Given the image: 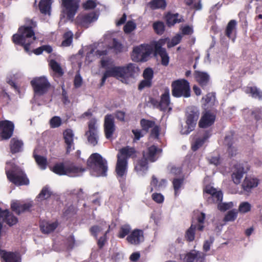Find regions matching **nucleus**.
<instances>
[{
    "label": "nucleus",
    "mask_w": 262,
    "mask_h": 262,
    "mask_svg": "<svg viewBox=\"0 0 262 262\" xmlns=\"http://www.w3.org/2000/svg\"><path fill=\"white\" fill-rule=\"evenodd\" d=\"M63 135L67 146V152H70L74 148L73 131L71 129H67L63 132Z\"/></svg>",
    "instance_id": "nucleus-24"
},
{
    "label": "nucleus",
    "mask_w": 262,
    "mask_h": 262,
    "mask_svg": "<svg viewBox=\"0 0 262 262\" xmlns=\"http://www.w3.org/2000/svg\"><path fill=\"white\" fill-rule=\"evenodd\" d=\"M35 95L41 96L47 92L50 84L45 76L34 78L31 81Z\"/></svg>",
    "instance_id": "nucleus-12"
},
{
    "label": "nucleus",
    "mask_w": 262,
    "mask_h": 262,
    "mask_svg": "<svg viewBox=\"0 0 262 262\" xmlns=\"http://www.w3.org/2000/svg\"><path fill=\"white\" fill-rule=\"evenodd\" d=\"M232 138L230 136H226L225 138L224 143L228 146V151L229 154L231 156H233L236 151L235 148L232 146L231 143Z\"/></svg>",
    "instance_id": "nucleus-46"
},
{
    "label": "nucleus",
    "mask_w": 262,
    "mask_h": 262,
    "mask_svg": "<svg viewBox=\"0 0 262 262\" xmlns=\"http://www.w3.org/2000/svg\"><path fill=\"white\" fill-rule=\"evenodd\" d=\"M98 15L95 12L79 14L75 20L76 24L80 27L87 28L90 25L97 20Z\"/></svg>",
    "instance_id": "nucleus-14"
},
{
    "label": "nucleus",
    "mask_w": 262,
    "mask_h": 262,
    "mask_svg": "<svg viewBox=\"0 0 262 262\" xmlns=\"http://www.w3.org/2000/svg\"><path fill=\"white\" fill-rule=\"evenodd\" d=\"M183 179H176L173 181V186L174 189L175 195H177L179 193V190L183 184Z\"/></svg>",
    "instance_id": "nucleus-54"
},
{
    "label": "nucleus",
    "mask_w": 262,
    "mask_h": 262,
    "mask_svg": "<svg viewBox=\"0 0 262 262\" xmlns=\"http://www.w3.org/2000/svg\"><path fill=\"white\" fill-rule=\"evenodd\" d=\"M136 153L135 149L129 146L122 148L119 150L116 167V171L118 176L122 177L126 173L127 159L129 158H134Z\"/></svg>",
    "instance_id": "nucleus-5"
},
{
    "label": "nucleus",
    "mask_w": 262,
    "mask_h": 262,
    "mask_svg": "<svg viewBox=\"0 0 262 262\" xmlns=\"http://www.w3.org/2000/svg\"><path fill=\"white\" fill-rule=\"evenodd\" d=\"M154 43L151 45H141L135 47L132 54V59L136 62H143L148 60L153 51Z\"/></svg>",
    "instance_id": "nucleus-10"
},
{
    "label": "nucleus",
    "mask_w": 262,
    "mask_h": 262,
    "mask_svg": "<svg viewBox=\"0 0 262 262\" xmlns=\"http://www.w3.org/2000/svg\"><path fill=\"white\" fill-rule=\"evenodd\" d=\"M52 194L50 188L46 186L42 188V190L36 198V201L38 204H41L43 201L49 199Z\"/></svg>",
    "instance_id": "nucleus-29"
},
{
    "label": "nucleus",
    "mask_w": 262,
    "mask_h": 262,
    "mask_svg": "<svg viewBox=\"0 0 262 262\" xmlns=\"http://www.w3.org/2000/svg\"><path fill=\"white\" fill-rule=\"evenodd\" d=\"M56 222L51 223L47 221H42L40 224V228L42 232L48 234L53 231L57 227Z\"/></svg>",
    "instance_id": "nucleus-30"
},
{
    "label": "nucleus",
    "mask_w": 262,
    "mask_h": 262,
    "mask_svg": "<svg viewBox=\"0 0 262 262\" xmlns=\"http://www.w3.org/2000/svg\"><path fill=\"white\" fill-rule=\"evenodd\" d=\"M32 27L22 26L19 28L18 33L13 35L12 40L18 45L23 46L27 52L30 50V46L36 39Z\"/></svg>",
    "instance_id": "nucleus-4"
},
{
    "label": "nucleus",
    "mask_w": 262,
    "mask_h": 262,
    "mask_svg": "<svg viewBox=\"0 0 262 262\" xmlns=\"http://www.w3.org/2000/svg\"><path fill=\"white\" fill-rule=\"evenodd\" d=\"M158 107L163 112H169L172 107L170 106V93L168 88L165 89L164 93L161 96Z\"/></svg>",
    "instance_id": "nucleus-20"
},
{
    "label": "nucleus",
    "mask_w": 262,
    "mask_h": 262,
    "mask_svg": "<svg viewBox=\"0 0 262 262\" xmlns=\"http://www.w3.org/2000/svg\"><path fill=\"white\" fill-rule=\"evenodd\" d=\"M140 124L143 130L146 132H147L150 128H152L156 125L154 121L145 119H142L141 120Z\"/></svg>",
    "instance_id": "nucleus-42"
},
{
    "label": "nucleus",
    "mask_w": 262,
    "mask_h": 262,
    "mask_svg": "<svg viewBox=\"0 0 262 262\" xmlns=\"http://www.w3.org/2000/svg\"><path fill=\"white\" fill-rule=\"evenodd\" d=\"M150 8L153 10L162 9H164L167 5L165 0H152L148 4Z\"/></svg>",
    "instance_id": "nucleus-37"
},
{
    "label": "nucleus",
    "mask_w": 262,
    "mask_h": 262,
    "mask_svg": "<svg viewBox=\"0 0 262 262\" xmlns=\"http://www.w3.org/2000/svg\"><path fill=\"white\" fill-rule=\"evenodd\" d=\"M166 181L165 180H162L160 183L158 185V181L157 179L153 176L152 177V180L150 183V185L151 186L150 188V192H152L154 190V188H160L161 187H162V185H165L166 184Z\"/></svg>",
    "instance_id": "nucleus-48"
},
{
    "label": "nucleus",
    "mask_w": 262,
    "mask_h": 262,
    "mask_svg": "<svg viewBox=\"0 0 262 262\" xmlns=\"http://www.w3.org/2000/svg\"><path fill=\"white\" fill-rule=\"evenodd\" d=\"M161 149L155 145L148 147L143 151V158L136 164L135 169L140 175H143L148 169L147 161L154 162L158 158V155L161 152Z\"/></svg>",
    "instance_id": "nucleus-3"
},
{
    "label": "nucleus",
    "mask_w": 262,
    "mask_h": 262,
    "mask_svg": "<svg viewBox=\"0 0 262 262\" xmlns=\"http://www.w3.org/2000/svg\"><path fill=\"white\" fill-rule=\"evenodd\" d=\"M97 121L95 118L91 119L88 123V130L85 133L88 142L93 146L97 144L99 139Z\"/></svg>",
    "instance_id": "nucleus-13"
},
{
    "label": "nucleus",
    "mask_w": 262,
    "mask_h": 262,
    "mask_svg": "<svg viewBox=\"0 0 262 262\" xmlns=\"http://www.w3.org/2000/svg\"><path fill=\"white\" fill-rule=\"evenodd\" d=\"M113 48L116 52H120L122 51L123 46L121 43L118 42L117 39H113Z\"/></svg>",
    "instance_id": "nucleus-61"
},
{
    "label": "nucleus",
    "mask_w": 262,
    "mask_h": 262,
    "mask_svg": "<svg viewBox=\"0 0 262 262\" xmlns=\"http://www.w3.org/2000/svg\"><path fill=\"white\" fill-rule=\"evenodd\" d=\"M215 116L210 112H205L201 118L199 125L201 128H207L212 125L215 121Z\"/></svg>",
    "instance_id": "nucleus-23"
},
{
    "label": "nucleus",
    "mask_w": 262,
    "mask_h": 262,
    "mask_svg": "<svg viewBox=\"0 0 262 262\" xmlns=\"http://www.w3.org/2000/svg\"><path fill=\"white\" fill-rule=\"evenodd\" d=\"M194 78L202 86L207 85L210 80L209 75L205 72L195 71L194 73Z\"/></svg>",
    "instance_id": "nucleus-27"
},
{
    "label": "nucleus",
    "mask_w": 262,
    "mask_h": 262,
    "mask_svg": "<svg viewBox=\"0 0 262 262\" xmlns=\"http://www.w3.org/2000/svg\"><path fill=\"white\" fill-rule=\"evenodd\" d=\"M237 215V211L236 210H232L228 212L225 215L224 221L226 222L234 221Z\"/></svg>",
    "instance_id": "nucleus-50"
},
{
    "label": "nucleus",
    "mask_w": 262,
    "mask_h": 262,
    "mask_svg": "<svg viewBox=\"0 0 262 262\" xmlns=\"http://www.w3.org/2000/svg\"><path fill=\"white\" fill-rule=\"evenodd\" d=\"M199 116V110L196 107L191 106L187 108L185 114L186 126L181 130L182 134L188 135L194 129Z\"/></svg>",
    "instance_id": "nucleus-8"
},
{
    "label": "nucleus",
    "mask_w": 262,
    "mask_h": 262,
    "mask_svg": "<svg viewBox=\"0 0 262 262\" xmlns=\"http://www.w3.org/2000/svg\"><path fill=\"white\" fill-rule=\"evenodd\" d=\"M50 66L52 70L58 74L59 76L63 75V72L60 66V64L54 60H51L50 62Z\"/></svg>",
    "instance_id": "nucleus-43"
},
{
    "label": "nucleus",
    "mask_w": 262,
    "mask_h": 262,
    "mask_svg": "<svg viewBox=\"0 0 262 262\" xmlns=\"http://www.w3.org/2000/svg\"><path fill=\"white\" fill-rule=\"evenodd\" d=\"M251 206L250 203L247 202H242L240 204L238 210L241 213H245L249 211Z\"/></svg>",
    "instance_id": "nucleus-52"
},
{
    "label": "nucleus",
    "mask_w": 262,
    "mask_h": 262,
    "mask_svg": "<svg viewBox=\"0 0 262 262\" xmlns=\"http://www.w3.org/2000/svg\"><path fill=\"white\" fill-rule=\"evenodd\" d=\"M167 40V38L160 39L157 41L154 42L155 53L161 57V63L165 66H167L169 61V57L165 49L162 48V46L165 45Z\"/></svg>",
    "instance_id": "nucleus-15"
},
{
    "label": "nucleus",
    "mask_w": 262,
    "mask_h": 262,
    "mask_svg": "<svg viewBox=\"0 0 262 262\" xmlns=\"http://www.w3.org/2000/svg\"><path fill=\"white\" fill-rule=\"evenodd\" d=\"M143 75L144 79L151 80L153 77V71L150 68H146L144 71Z\"/></svg>",
    "instance_id": "nucleus-62"
},
{
    "label": "nucleus",
    "mask_w": 262,
    "mask_h": 262,
    "mask_svg": "<svg viewBox=\"0 0 262 262\" xmlns=\"http://www.w3.org/2000/svg\"><path fill=\"white\" fill-rule=\"evenodd\" d=\"M112 63L113 62L110 59H102L101 60V67L103 68L106 69V71L113 67H112Z\"/></svg>",
    "instance_id": "nucleus-59"
},
{
    "label": "nucleus",
    "mask_w": 262,
    "mask_h": 262,
    "mask_svg": "<svg viewBox=\"0 0 262 262\" xmlns=\"http://www.w3.org/2000/svg\"><path fill=\"white\" fill-rule=\"evenodd\" d=\"M64 8L63 12L66 13L69 19H73L79 8V2L76 0H62Z\"/></svg>",
    "instance_id": "nucleus-16"
},
{
    "label": "nucleus",
    "mask_w": 262,
    "mask_h": 262,
    "mask_svg": "<svg viewBox=\"0 0 262 262\" xmlns=\"http://www.w3.org/2000/svg\"><path fill=\"white\" fill-rule=\"evenodd\" d=\"M236 26V21L235 20H231L228 24L226 29V34L228 37H230L231 34L235 29Z\"/></svg>",
    "instance_id": "nucleus-47"
},
{
    "label": "nucleus",
    "mask_w": 262,
    "mask_h": 262,
    "mask_svg": "<svg viewBox=\"0 0 262 262\" xmlns=\"http://www.w3.org/2000/svg\"><path fill=\"white\" fill-rule=\"evenodd\" d=\"M209 136L210 135L209 133L207 132L202 137L196 139L194 143L192 144V149L193 151H195L199 149L203 145L205 141L209 138Z\"/></svg>",
    "instance_id": "nucleus-35"
},
{
    "label": "nucleus",
    "mask_w": 262,
    "mask_h": 262,
    "mask_svg": "<svg viewBox=\"0 0 262 262\" xmlns=\"http://www.w3.org/2000/svg\"><path fill=\"white\" fill-rule=\"evenodd\" d=\"M182 35L181 34H177L167 43V47L170 48L178 45L182 39Z\"/></svg>",
    "instance_id": "nucleus-51"
},
{
    "label": "nucleus",
    "mask_w": 262,
    "mask_h": 262,
    "mask_svg": "<svg viewBox=\"0 0 262 262\" xmlns=\"http://www.w3.org/2000/svg\"><path fill=\"white\" fill-rule=\"evenodd\" d=\"M171 88L173 97L188 98L191 96L190 84L186 79H180L173 81Z\"/></svg>",
    "instance_id": "nucleus-9"
},
{
    "label": "nucleus",
    "mask_w": 262,
    "mask_h": 262,
    "mask_svg": "<svg viewBox=\"0 0 262 262\" xmlns=\"http://www.w3.org/2000/svg\"><path fill=\"white\" fill-rule=\"evenodd\" d=\"M246 173L244 168L241 164H237L235 166L231 178L233 182L235 184H239Z\"/></svg>",
    "instance_id": "nucleus-25"
},
{
    "label": "nucleus",
    "mask_w": 262,
    "mask_h": 262,
    "mask_svg": "<svg viewBox=\"0 0 262 262\" xmlns=\"http://www.w3.org/2000/svg\"><path fill=\"white\" fill-rule=\"evenodd\" d=\"M205 257V254L203 253L195 250L180 254V258L186 262H202Z\"/></svg>",
    "instance_id": "nucleus-17"
},
{
    "label": "nucleus",
    "mask_w": 262,
    "mask_h": 262,
    "mask_svg": "<svg viewBox=\"0 0 262 262\" xmlns=\"http://www.w3.org/2000/svg\"><path fill=\"white\" fill-rule=\"evenodd\" d=\"M179 17L178 13L171 14L168 13L166 16L167 24L169 26H173L176 23L181 22L182 17Z\"/></svg>",
    "instance_id": "nucleus-36"
},
{
    "label": "nucleus",
    "mask_w": 262,
    "mask_h": 262,
    "mask_svg": "<svg viewBox=\"0 0 262 262\" xmlns=\"http://www.w3.org/2000/svg\"><path fill=\"white\" fill-rule=\"evenodd\" d=\"M50 169L54 173L59 175H67L71 177H79L82 175L85 169L71 164L65 165L63 162L55 163Z\"/></svg>",
    "instance_id": "nucleus-7"
},
{
    "label": "nucleus",
    "mask_w": 262,
    "mask_h": 262,
    "mask_svg": "<svg viewBox=\"0 0 262 262\" xmlns=\"http://www.w3.org/2000/svg\"><path fill=\"white\" fill-rule=\"evenodd\" d=\"M223 199V193L222 191H218L217 192H216L215 194H213L212 196H210L208 197V201L209 203H217L222 201Z\"/></svg>",
    "instance_id": "nucleus-44"
},
{
    "label": "nucleus",
    "mask_w": 262,
    "mask_h": 262,
    "mask_svg": "<svg viewBox=\"0 0 262 262\" xmlns=\"http://www.w3.org/2000/svg\"><path fill=\"white\" fill-rule=\"evenodd\" d=\"M143 231L140 229L134 230L127 237L126 240L130 244L137 245L144 241Z\"/></svg>",
    "instance_id": "nucleus-21"
},
{
    "label": "nucleus",
    "mask_w": 262,
    "mask_h": 262,
    "mask_svg": "<svg viewBox=\"0 0 262 262\" xmlns=\"http://www.w3.org/2000/svg\"><path fill=\"white\" fill-rule=\"evenodd\" d=\"M91 174L95 177L106 176L107 170L106 161L98 154H92L88 161Z\"/></svg>",
    "instance_id": "nucleus-6"
},
{
    "label": "nucleus",
    "mask_w": 262,
    "mask_h": 262,
    "mask_svg": "<svg viewBox=\"0 0 262 262\" xmlns=\"http://www.w3.org/2000/svg\"><path fill=\"white\" fill-rule=\"evenodd\" d=\"M131 227L128 224L122 225L120 228L118 236L120 238H123L127 235L131 230Z\"/></svg>",
    "instance_id": "nucleus-40"
},
{
    "label": "nucleus",
    "mask_w": 262,
    "mask_h": 262,
    "mask_svg": "<svg viewBox=\"0 0 262 262\" xmlns=\"http://www.w3.org/2000/svg\"><path fill=\"white\" fill-rule=\"evenodd\" d=\"M0 257L5 262H21L20 254L17 252L0 249Z\"/></svg>",
    "instance_id": "nucleus-22"
},
{
    "label": "nucleus",
    "mask_w": 262,
    "mask_h": 262,
    "mask_svg": "<svg viewBox=\"0 0 262 262\" xmlns=\"http://www.w3.org/2000/svg\"><path fill=\"white\" fill-rule=\"evenodd\" d=\"M33 156L39 168L42 170L45 169L47 165V159L45 157L36 155L35 153H34Z\"/></svg>",
    "instance_id": "nucleus-39"
},
{
    "label": "nucleus",
    "mask_w": 262,
    "mask_h": 262,
    "mask_svg": "<svg viewBox=\"0 0 262 262\" xmlns=\"http://www.w3.org/2000/svg\"><path fill=\"white\" fill-rule=\"evenodd\" d=\"M245 92L254 98H262V92L256 86H248L245 89Z\"/></svg>",
    "instance_id": "nucleus-34"
},
{
    "label": "nucleus",
    "mask_w": 262,
    "mask_h": 262,
    "mask_svg": "<svg viewBox=\"0 0 262 262\" xmlns=\"http://www.w3.org/2000/svg\"><path fill=\"white\" fill-rule=\"evenodd\" d=\"M94 53L95 55H96L97 57H99L102 55H106L107 51L106 50H97L96 51H95L94 50H92L89 53L87 54V57L91 56L92 55H94Z\"/></svg>",
    "instance_id": "nucleus-60"
},
{
    "label": "nucleus",
    "mask_w": 262,
    "mask_h": 262,
    "mask_svg": "<svg viewBox=\"0 0 262 262\" xmlns=\"http://www.w3.org/2000/svg\"><path fill=\"white\" fill-rule=\"evenodd\" d=\"M160 127L155 125L151 129V136L155 138H158L159 136Z\"/></svg>",
    "instance_id": "nucleus-64"
},
{
    "label": "nucleus",
    "mask_w": 262,
    "mask_h": 262,
    "mask_svg": "<svg viewBox=\"0 0 262 262\" xmlns=\"http://www.w3.org/2000/svg\"><path fill=\"white\" fill-rule=\"evenodd\" d=\"M23 144L22 141L15 138H12L10 141V144L12 153L14 154L21 151L23 149Z\"/></svg>",
    "instance_id": "nucleus-32"
},
{
    "label": "nucleus",
    "mask_w": 262,
    "mask_h": 262,
    "mask_svg": "<svg viewBox=\"0 0 262 262\" xmlns=\"http://www.w3.org/2000/svg\"><path fill=\"white\" fill-rule=\"evenodd\" d=\"M258 184V180L256 178L252 177H246L242 186L243 190L246 192H249L251 189L256 187Z\"/></svg>",
    "instance_id": "nucleus-28"
},
{
    "label": "nucleus",
    "mask_w": 262,
    "mask_h": 262,
    "mask_svg": "<svg viewBox=\"0 0 262 262\" xmlns=\"http://www.w3.org/2000/svg\"><path fill=\"white\" fill-rule=\"evenodd\" d=\"M215 99V96L213 93H208L205 97L202 98V101L204 104H207L212 102Z\"/></svg>",
    "instance_id": "nucleus-55"
},
{
    "label": "nucleus",
    "mask_w": 262,
    "mask_h": 262,
    "mask_svg": "<svg viewBox=\"0 0 262 262\" xmlns=\"http://www.w3.org/2000/svg\"><path fill=\"white\" fill-rule=\"evenodd\" d=\"M196 215V223L194 220L192 222L191 227L187 230L186 233L185 237L189 241H192L194 238V230L197 229L202 231L204 228L203 224L205 219V214L203 212H195Z\"/></svg>",
    "instance_id": "nucleus-11"
},
{
    "label": "nucleus",
    "mask_w": 262,
    "mask_h": 262,
    "mask_svg": "<svg viewBox=\"0 0 262 262\" xmlns=\"http://www.w3.org/2000/svg\"><path fill=\"white\" fill-rule=\"evenodd\" d=\"M153 28L157 34H162L164 31V25L162 22L158 21L153 24Z\"/></svg>",
    "instance_id": "nucleus-53"
},
{
    "label": "nucleus",
    "mask_w": 262,
    "mask_h": 262,
    "mask_svg": "<svg viewBox=\"0 0 262 262\" xmlns=\"http://www.w3.org/2000/svg\"><path fill=\"white\" fill-rule=\"evenodd\" d=\"M233 206V204L231 202L229 203H220L218 205L217 208L220 210L225 211L232 208Z\"/></svg>",
    "instance_id": "nucleus-57"
},
{
    "label": "nucleus",
    "mask_w": 262,
    "mask_h": 262,
    "mask_svg": "<svg viewBox=\"0 0 262 262\" xmlns=\"http://www.w3.org/2000/svg\"><path fill=\"white\" fill-rule=\"evenodd\" d=\"M107 227L109 228L110 226L106 222H102L99 225L92 226L90 229V231L93 236L97 238L98 234Z\"/></svg>",
    "instance_id": "nucleus-33"
},
{
    "label": "nucleus",
    "mask_w": 262,
    "mask_h": 262,
    "mask_svg": "<svg viewBox=\"0 0 262 262\" xmlns=\"http://www.w3.org/2000/svg\"><path fill=\"white\" fill-rule=\"evenodd\" d=\"M5 170L7 179L15 185H27L29 184V180L24 171L13 162H7Z\"/></svg>",
    "instance_id": "nucleus-2"
},
{
    "label": "nucleus",
    "mask_w": 262,
    "mask_h": 262,
    "mask_svg": "<svg viewBox=\"0 0 262 262\" xmlns=\"http://www.w3.org/2000/svg\"><path fill=\"white\" fill-rule=\"evenodd\" d=\"M136 24L134 20H129L124 25L123 30L125 33H130L136 29Z\"/></svg>",
    "instance_id": "nucleus-45"
},
{
    "label": "nucleus",
    "mask_w": 262,
    "mask_h": 262,
    "mask_svg": "<svg viewBox=\"0 0 262 262\" xmlns=\"http://www.w3.org/2000/svg\"><path fill=\"white\" fill-rule=\"evenodd\" d=\"M32 206V203L23 204L18 201L13 202L11 205L12 210L18 214L29 210Z\"/></svg>",
    "instance_id": "nucleus-26"
},
{
    "label": "nucleus",
    "mask_w": 262,
    "mask_h": 262,
    "mask_svg": "<svg viewBox=\"0 0 262 262\" xmlns=\"http://www.w3.org/2000/svg\"><path fill=\"white\" fill-rule=\"evenodd\" d=\"M139 73V67L134 63H128L122 67L114 66L104 73L101 85H103L106 79L110 77H115L123 83L129 84L134 81Z\"/></svg>",
    "instance_id": "nucleus-1"
},
{
    "label": "nucleus",
    "mask_w": 262,
    "mask_h": 262,
    "mask_svg": "<svg viewBox=\"0 0 262 262\" xmlns=\"http://www.w3.org/2000/svg\"><path fill=\"white\" fill-rule=\"evenodd\" d=\"M244 113H248L251 114V118H254L256 120H258L261 118L262 116V108H256L252 111L245 110Z\"/></svg>",
    "instance_id": "nucleus-41"
},
{
    "label": "nucleus",
    "mask_w": 262,
    "mask_h": 262,
    "mask_svg": "<svg viewBox=\"0 0 262 262\" xmlns=\"http://www.w3.org/2000/svg\"><path fill=\"white\" fill-rule=\"evenodd\" d=\"M96 7V3L93 0H88L85 3L83 4V7L84 9L88 10L95 8Z\"/></svg>",
    "instance_id": "nucleus-58"
},
{
    "label": "nucleus",
    "mask_w": 262,
    "mask_h": 262,
    "mask_svg": "<svg viewBox=\"0 0 262 262\" xmlns=\"http://www.w3.org/2000/svg\"><path fill=\"white\" fill-rule=\"evenodd\" d=\"M73 33L71 31H68L63 35V40L61 46L64 47L70 46L73 42Z\"/></svg>",
    "instance_id": "nucleus-38"
},
{
    "label": "nucleus",
    "mask_w": 262,
    "mask_h": 262,
    "mask_svg": "<svg viewBox=\"0 0 262 262\" xmlns=\"http://www.w3.org/2000/svg\"><path fill=\"white\" fill-rule=\"evenodd\" d=\"M132 133L134 134V137L133 141L136 142L140 140V139L144 136L142 131L141 129H134L132 130Z\"/></svg>",
    "instance_id": "nucleus-56"
},
{
    "label": "nucleus",
    "mask_w": 262,
    "mask_h": 262,
    "mask_svg": "<svg viewBox=\"0 0 262 262\" xmlns=\"http://www.w3.org/2000/svg\"><path fill=\"white\" fill-rule=\"evenodd\" d=\"M14 124L8 120L0 122V136L3 139H9L13 134Z\"/></svg>",
    "instance_id": "nucleus-18"
},
{
    "label": "nucleus",
    "mask_w": 262,
    "mask_h": 262,
    "mask_svg": "<svg viewBox=\"0 0 262 262\" xmlns=\"http://www.w3.org/2000/svg\"><path fill=\"white\" fill-rule=\"evenodd\" d=\"M116 127L114 116L107 114L105 116L104 122V129L105 137L109 139L112 138Z\"/></svg>",
    "instance_id": "nucleus-19"
},
{
    "label": "nucleus",
    "mask_w": 262,
    "mask_h": 262,
    "mask_svg": "<svg viewBox=\"0 0 262 262\" xmlns=\"http://www.w3.org/2000/svg\"><path fill=\"white\" fill-rule=\"evenodd\" d=\"M62 124V120L58 116H54L50 120V125L52 128L59 127Z\"/></svg>",
    "instance_id": "nucleus-49"
},
{
    "label": "nucleus",
    "mask_w": 262,
    "mask_h": 262,
    "mask_svg": "<svg viewBox=\"0 0 262 262\" xmlns=\"http://www.w3.org/2000/svg\"><path fill=\"white\" fill-rule=\"evenodd\" d=\"M152 199L158 203H161L163 202L164 198L161 193H154L152 195Z\"/></svg>",
    "instance_id": "nucleus-63"
},
{
    "label": "nucleus",
    "mask_w": 262,
    "mask_h": 262,
    "mask_svg": "<svg viewBox=\"0 0 262 262\" xmlns=\"http://www.w3.org/2000/svg\"><path fill=\"white\" fill-rule=\"evenodd\" d=\"M53 0H40L39 8L41 13L50 14L51 5Z\"/></svg>",
    "instance_id": "nucleus-31"
}]
</instances>
